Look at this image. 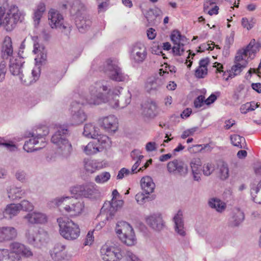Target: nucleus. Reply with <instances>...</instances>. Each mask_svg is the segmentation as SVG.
Here are the masks:
<instances>
[{"label":"nucleus","mask_w":261,"mask_h":261,"mask_svg":"<svg viewBox=\"0 0 261 261\" xmlns=\"http://www.w3.org/2000/svg\"><path fill=\"white\" fill-rule=\"evenodd\" d=\"M122 90L120 87L111 89L108 81L97 82L90 86L88 93L78 103L98 105L108 102L112 108H118L119 107L118 97Z\"/></svg>","instance_id":"nucleus-1"},{"label":"nucleus","mask_w":261,"mask_h":261,"mask_svg":"<svg viewBox=\"0 0 261 261\" xmlns=\"http://www.w3.org/2000/svg\"><path fill=\"white\" fill-rule=\"evenodd\" d=\"M23 19V15L16 6H8L7 8L0 7V27L6 31H12Z\"/></svg>","instance_id":"nucleus-2"},{"label":"nucleus","mask_w":261,"mask_h":261,"mask_svg":"<svg viewBox=\"0 0 261 261\" xmlns=\"http://www.w3.org/2000/svg\"><path fill=\"white\" fill-rule=\"evenodd\" d=\"M53 202L57 206L60 207L61 212L70 217H75L81 215L85 207L83 202L70 197L57 198Z\"/></svg>","instance_id":"nucleus-3"},{"label":"nucleus","mask_w":261,"mask_h":261,"mask_svg":"<svg viewBox=\"0 0 261 261\" xmlns=\"http://www.w3.org/2000/svg\"><path fill=\"white\" fill-rule=\"evenodd\" d=\"M68 133L67 129L60 127L51 139V142L56 146L57 153L64 159L69 157L72 151L71 144L66 138Z\"/></svg>","instance_id":"nucleus-4"},{"label":"nucleus","mask_w":261,"mask_h":261,"mask_svg":"<svg viewBox=\"0 0 261 261\" xmlns=\"http://www.w3.org/2000/svg\"><path fill=\"white\" fill-rule=\"evenodd\" d=\"M59 233L65 240L73 241L77 239L81 233L79 225L73 221L60 217L57 219Z\"/></svg>","instance_id":"nucleus-5"},{"label":"nucleus","mask_w":261,"mask_h":261,"mask_svg":"<svg viewBox=\"0 0 261 261\" xmlns=\"http://www.w3.org/2000/svg\"><path fill=\"white\" fill-rule=\"evenodd\" d=\"M41 129L36 130V132H29L27 136L31 138L29 140L25 141L23 145V149L28 152H31L38 150L45 145V142L44 141V136H46L49 133L48 128L44 127L43 133H41Z\"/></svg>","instance_id":"nucleus-6"},{"label":"nucleus","mask_w":261,"mask_h":261,"mask_svg":"<svg viewBox=\"0 0 261 261\" xmlns=\"http://www.w3.org/2000/svg\"><path fill=\"white\" fill-rule=\"evenodd\" d=\"M116 232L122 243L127 246H133L137 243V239L132 226L125 221L117 224Z\"/></svg>","instance_id":"nucleus-7"},{"label":"nucleus","mask_w":261,"mask_h":261,"mask_svg":"<svg viewBox=\"0 0 261 261\" xmlns=\"http://www.w3.org/2000/svg\"><path fill=\"white\" fill-rule=\"evenodd\" d=\"M33 51L35 54L37 55L35 59L36 65L32 70L33 80L30 82L27 81L28 83V85L35 82L39 79L40 73V65L45 64L47 60V51L44 46L38 43H35ZM26 85H27V84Z\"/></svg>","instance_id":"nucleus-8"},{"label":"nucleus","mask_w":261,"mask_h":261,"mask_svg":"<svg viewBox=\"0 0 261 261\" xmlns=\"http://www.w3.org/2000/svg\"><path fill=\"white\" fill-rule=\"evenodd\" d=\"M84 10V7L82 4L79 1H75L72 7L71 13L76 16L75 17V24L81 33H84L87 30L91 24V21L90 19L85 18L80 14L83 15L82 11Z\"/></svg>","instance_id":"nucleus-9"},{"label":"nucleus","mask_w":261,"mask_h":261,"mask_svg":"<svg viewBox=\"0 0 261 261\" xmlns=\"http://www.w3.org/2000/svg\"><path fill=\"white\" fill-rule=\"evenodd\" d=\"M105 73L112 80L116 82H125L128 80V76L124 74L117 63L111 60L106 62Z\"/></svg>","instance_id":"nucleus-10"},{"label":"nucleus","mask_w":261,"mask_h":261,"mask_svg":"<svg viewBox=\"0 0 261 261\" xmlns=\"http://www.w3.org/2000/svg\"><path fill=\"white\" fill-rule=\"evenodd\" d=\"M100 254L104 261H118L120 260L124 254L121 248L118 246H109L105 244L100 249ZM125 256V255H124Z\"/></svg>","instance_id":"nucleus-11"},{"label":"nucleus","mask_w":261,"mask_h":261,"mask_svg":"<svg viewBox=\"0 0 261 261\" xmlns=\"http://www.w3.org/2000/svg\"><path fill=\"white\" fill-rule=\"evenodd\" d=\"M255 175L258 176L250 184V194L253 201L261 203V164L256 166L254 169Z\"/></svg>","instance_id":"nucleus-12"},{"label":"nucleus","mask_w":261,"mask_h":261,"mask_svg":"<svg viewBox=\"0 0 261 261\" xmlns=\"http://www.w3.org/2000/svg\"><path fill=\"white\" fill-rule=\"evenodd\" d=\"M49 254L54 261H71V254L67 251L66 245L61 243H56Z\"/></svg>","instance_id":"nucleus-13"},{"label":"nucleus","mask_w":261,"mask_h":261,"mask_svg":"<svg viewBox=\"0 0 261 261\" xmlns=\"http://www.w3.org/2000/svg\"><path fill=\"white\" fill-rule=\"evenodd\" d=\"M123 201L112 199L111 201L105 202L100 210L98 218L104 217L105 220H108L114 215L116 212L121 208Z\"/></svg>","instance_id":"nucleus-14"},{"label":"nucleus","mask_w":261,"mask_h":261,"mask_svg":"<svg viewBox=\"0 0 261 261\" xmlns=\"http://www.w3.org/2000/svg\"><path fill=\"white\" fill-rule=\"evenodd\" d=\"M72 194L83 196L86 198H92L98 193L97 186L93 182L84 185H77L71 189Z\"/></svg>","instance_id":"nucleus-15"},{"label":"nucleus","mask_w":261,"mask_h":261,"mask_svg":"<svg viewBox=\"0 0 261 261\" xmlns=\"http://www.w3.org/2000/svg\"><path fill=\"white\" fill-rule=\"evenodd\" d=\"M11 254L14 258H18L19 261H22V257L30 258L33 253L29 247L18 242H13L9 245Z\"/></svg>","instance_id":"nucleus-16"},{"label":"nucleus","mask_w":261,"mask_h":261,"mask_svg":"<svg viewBox=\"0 0 261 261\" xmlns=\"http://www.w3.org/2000/svg\"><path fill=\"white\" fill-rule=\"evenodd\" d=\"M171 41L174 44L172 52L175 56H181L185 51L184 46L187 43L186 37L182 36L177 30L173 31L170 36Z\"/></svg>","instance_id":"nucleus-17"},{"label":"nucleus","mask_w":261,"mask_h":261,"mask_svg":"<svg viewBox=\"0 0 261 261\" xmlns=\"http://www.w3.org/2000/svg\"><path fill=\"white\" fill-rule=\"evenodd\" d=\"M147 57V51L145 45L138 42L133 45L130 51V59L135 63L143 62Z\"/></svg>","instance_id":"nucleus-18"},{"label":"nucleus","mask_w":261,"mask_h":261,"mask_svg":"<svg viewBox=\"0 0 261 261\" xmlns=\"http://www.w3.org/2000/svg\"><path fill=\"white\" fill-rule=\"evenodd\" d=\"M167 169L168 172L172 175L185 177L188 173V166L183 161L177 159L168 162Z\"/></svg>","instance_id":"nucleus-19"},{"label":"nucleus","mask_w":261,"mask_h":261,"mask_svg":"<svg viewBox=\"0 0 261 261\" xmlns=\"http://www.w3.org/2000/svg\"><path fill=\"white\" fill-rule=\"evenodd\" d=\"M24 61L23 59L19 56L10 58L9 64V69L10 72L13 75L18 76L21 83L28 84V83L26 80H22L23 74H22L21 67Z\"/></svg>","instance_id":"nucleus-20"},{"label":"nucleus","mask_w":261,"mask_h":261,"mask_svg":"<svg viewBox=\"0 0 261 261\" xmlns=\"http://www.w3.org/2000/svg\"><path fill=\"white\" fill-rule=\"evenodd\" d=\"M97 122L100 127L108 132H115L118 127V120L114 115L100 117Z\"/></svg>","instance_id":"nucleus-21"},{"label":"nucleus","mask_w":261,"mask_h":261,"mask_svg":"<svg viewBox=\"0 0 261 261\" xmlns=\"http://www.w3.org/2000/svg\"><path fill=\"white\" fill-rule=\"evenodd\" d=\"M49 24L51 28L66 29L63 24L64 18L60 12L55 9H50L48 13Z\"/></svg>","instance_id":"nucleus-22"},{"label":"nucleus","mask_w":261,"mask_h":261,"mask_svg":"<svg viewBox=\"0 0 261 261\" xmlns=\"http://www.w3.org/2000/svg\"><path fill=\"white\" fill-rule=\"evenodd\" d=\"M23 219L29 224H43L47 221L45 214L36 211L29 212L23 217Z\"/></svg>","instance_id":"nucleus-23"},{"label":"nucleus","mask_w":261,"mask_h":261,"mask_svg":"<svg viewBox=\"0 0 261 261\" xmlns=\"http://www.w3.org/2000/svg\"><path fill=\"white\" fill-rule=\"evenodd\" d=\"M141 114L145 119H151L158 114V107L154 101H147L141 107Z\"/></svg>","instance_id":"nucleus-24"},{"label":"nucleus","mask_w":261,"mask_h":261,"mask_svg":"<svg viewBox=\"0 0 261 261\" xmlns=\"http://www.w3.org/2000/svg\"><path fill=\"white\" fill-rule=\"evenodd\" d=\"M174 228L175 232L179 236L184 237L186 236V230L185 227L183 214L179 210L173 218Z\"/></svg>","instance_id":"nucleus-25"},{"label":"nucleus","mask_w":261,"mask_h":261,"mask_svg":"<svg viewBox=\"0 0 261 261\" xmlns=\"http://www.w3.org/2000/svg\"><path fill=\"white\" fill-rule=\"evenodd\" d=\"M146 223L153 229L160 231L165 226L161 214H153L146 218Z\"/></svg>","instance_id":"nucleus-26"},{"label":"nucleus","mask_w":261,"mask_h":261,"mask_svg":"<svg viewBox=\"0 0 261 261\" xmlns=\"http://www.w3.org/2000/svg\"><path fill=\"white\" fill-rule=\"evenodd\" d=\"M1 233L2 243L14 240L17 237V230L12 226L1 227Z\"/></svg>","instance_id":"nucleus-27"},{"label":"nucleus","mask_w":261,"mask_h":261,"mask_svg":"<svg viewBox=\"0 0 261 261\" xmlns=\"http://www.w3.org/2000/svg\"><path fill=\"white\" fill-rule=\"evenodd\" d=\"M8 198L12 201L17 200L21 198L24 195L25 192L20 187L14 185L8 186L6 188Z\"/></svg>","instance_id":"nucleus-28"},{"label":"nucleus","mask_w":261,"mask_h":261,"mask_svg":"<svg viewBox=\"0 0 261 261\" xmlns=\"http://www.w3.org/2000/svg\"><path fill=\"white\" fill-rule=\"evenodd\" d=\"M13 48L11 38L9 36L5 37L2 48V57L3 59L14 57L13 56Z\"/></svg>","instance_id":"nucleus-29"},{"label":"nucleus","mask_w":261,"mask_h":261,"mask_svg":"<svg viewBox=\"0 0 261 261\" xmlns=\"http://www.w3.org/2000/svg\"><path fill=\"white\" fill-rule=\"evenodd\" d=\"M25 237L29 244L38 246L41 242V234L32 227L29 228L25 232Z\"/></svg>","instance_id":"nucleus-30"},{"label":"nucleus","mask_w":261,"mask_h":261,"mask_svg":"<svg viewBox=\"0 0 261 261\" xmlns=\"http://www.w3.org/2000/svg\"><path fill=\"white\" fill-rule=\"evenodd\" d=\"M244 214L239 208L234 209L229 219V223L231 226H239L244 220Z\"/></svg>","instance_id":"nucleus-31"},{"label":"nucleus","mask_w":261,"mask_h":261,"mask_svg":"<svg viewBox=\"0 0 261 261\" xmlns=\"http://www.w3.org/2000/svg\"><path fill=\"white\" fill-rule=\"evenodd\" d=\"M87 119V115L81 109L77 111L72 110V115L70 118L72 125H79L83 123Z\"/></svg>","instance_id":"nucleus-32"},{"label":"nucleus","mask_w":261,"mask_h":261,"mask_svg":"<svg viewBox=\"0 0 261 261\" xmlns=\"http://www.w3.org/2000/svg\"><path fill=\"white\" fill-rule=\"evenodd\" d=\"M140 182L141 188L146 195H149L153 192L155 184L150 176L143 177L142 178Z\"/></svg>","instance_id":"nucleus-33"},{"label":"nucleus","mask_w":261,"mask_h":261,"mask_svg":"<svg viewBox=\"0 0 261 261\" xmlns=\"http://www.w3.org/2000/svg\"><path fill=\"white\" fill-rule=\"evenodd\" d=\"M99 130V128L93 123H86L84 126L83 135L88 138L95 139L98 136Z\"/></svg>","instance_id":"nucleus-34"},{"label":"nucleus","mask_w":261,"mask_h":261,"mask_svg":"<svg viewBox=\"0 0 261 261\" xmlns=\"http://www.w3.org/2000/svg\"><path fill=\"white\" fill-rule=\"evenodd\" d=\"M208 205L219 213L224 211L226 207V203L218 198H211L208 201Z\"/></svg>","instance_id":"nucleus-35"},{"label":"nucleus","mask_w":261,"mask_h":261,"mask_svg":"<svg viewBox=\"0 0 261 261\" xmlns=\"http://www.w3.org/2000/svg\"><path fill=\"white\" fill-rule=\"evenodd\" d=\"M84 162V168L87 173H93L101 168V164L96 160H85Z\"/></svg>","instance_id":"nucleus-36"},{"label":"nucleus","mask_w":261,"mask_h":261,"mask_svg":"<svg viewBox=\"0 0 261 261\" xmlns=\"http://www.w3.org/2000/svg\"><path fill=\"white\" fill-rule=\"evenodd\" d=\"M20 212L19 205L17 203L8 204L5 207V214L8 219H12L17 216Z\"/></svg>","instance_id":"nucleus-37"},{"label":"nucleus","mask_w":261,"mask_h":261,"mask_svg":"<svg viewBox=\"0 0 261 261\" xmlns=\"http://www.w3.org/2000/svg\"><path fill=\"white\" fill-rule=\"evenodd\" d=\"M95 139H97L95 141L99 146L100 151L103 149H107L111 146V141L107 136L98 134V136H97Z\"/></svg>","instance_id":"nucleus-38"},{"label":"nucleus","mask_w":261,"mask_h":261,"mask_svg":"<svg viewBox=\"0 0 261 261\" xmlns=\"http://www.w3.org/2000/svg\"><path fill=\"white\" fill-rule=\"evenodd\" d=\"M82 148L87 155H93L100 151L99 146L95 141L90 142L86 146H83Z\"/></svg>","instance_id":"nucleus-39"},{"label":"nucleus","mask_w":261,"mask_h":261,"mask_svg":"<svg viewBox=\"0 0 261 261\" xmlns=\"http://www.w3.org/2000/svg\"><path fill=\"white\" fill-rule=\"evenodd\" d=\"M249 56V53H247L245 48H242L239 50L235 57L234 63H240L244 64L246 63L247 65L248 62L247 61V56Z\"/></svg>","instance_id":"nucleus-40"},{"label":"nucleus","mask_w":261,"mask_h":261,"mask_svg":"<svg viewBox=\"0 0 261 261\" xmlns=\"http://www.w3.org/2000/svg\"><path fill=\"white\" fill-rule=\"evenodd\" d=\"M230 141L233 146H237L239 148H245L246 146L245 138L238 135H231Z\"/></svg>","instance_id":"nucleus-41"},{"label":"nucleus","mask_w":261,"mask_h":261,"mask_svg":"<svg viewBox=\"0 0 261 261\" xmlns=\"http://www.w3.org/2000/svg\"><path fill=\"white\" fill-rule=\"evenodd\" d=\"M246 67V63H245L244 64H241L238 63H235V64L232 66L231 70H230L229 75L225 79V80L227 81L229 77L232 78L236 75H239L243 69Z\"/></svg>","instance_id":"nucleus-42"},{"label":"nucleus","mask_w":261,"mask_h":261,"mask_svg":"<svg viewBox=\"0 0 261 261\" xmlns=\"http://www.w3.org/2000/svg\"><path fill=\"white\" fill-rule=\"evenodd\" d=\"M261 47V43L255 41V40L253 39L251 40L249 44L245 48L247 53H249V57L252 54H255L259 51Z\"/></svg>","instance_id":"nucleus-43"},{"label":"nucleus","mask_w":261,"mask_h":261,"mask_svg":"<svg viewBox=\"0 0 261 261\" xmlns=\"http://www.w3.org/2000/svg\"><path fill=\"white\" fill-rule=\"evenodd\" d=\"M0 261H19V258H14L9 249L0 248Z\"/></svg>","instance_id":"nucleus-44"},{"label":"nucleus","mask_w":261,"mask_h":261,"mask_svg":"<svg viewBox=\"0 0 261 261\" xmlns=\"http://www.w3.org/2000/svg\"><path fill=\"white\" fill-rule=\"evenodd\" d=\"M46 9L45 5L43 3H40L37 6V8L34 12V20L35 24H38L42 16L43 13Z\"/></svg>","instance_id":"nucleus-45"},{"label":"nucleus","mask_w":261,"mask_h":261,"mask_svg":"<svg viewBox=\"0 0 261 261\" xmlns=\"http://www.w3.org/2000/svg\"><path fill=\"white\" fill-rule=\"evenodd\" d=\"M219 175L221 179L225 180L229 177V168L227 163L222 162L219 165Z\"/></svg>","instance_id":"nucleus-46"},{"label":"nucleus","mask_w":261,"mask_h":261,"mask_svg":"<svg viewBox=\"0 0 261 261\" xmlns=\"http://www.w3.org/2000/svg\"><path fill=\"white\" fill-rule=\"evenodd\" d=\"M259 106V104H258V102H255L254 101L250 102H246L241 106L240 108L241 113L245 114L249 112L254 111L258 108Z\"/></svg>","instance_id":"nucleus-47"},{"label":"nucleus","mask_w":261,"mask_h":261,"mask_svg":"<svg viewBox=\"0 0 261 261\" xmlns=\"http://www.w3.org/2000/svg\"><path fill=\"white\" fill-rule=\"evenodd\" d=\"M110 177V173L105 171L96 175L95 177V181L97 184H102L108 181Z\"/></svg>","instance_id":"nucleus-48"},{"label":"nucleus","mask_w":261,"mask_h":261,"mask_svg":"<svg viewBox=\"0 0 261 261\" xmlns=\"http://www.w3.org/2000/svg\"><path fill=\"white\" fill-rule=\"evenodd\" d=\"M202 163L199 158L193 159L190 162V167L192 173L196 172H200V167Z\"/></svg>","instance_id":"nucleus-49"},{"label":"nucleus","mask_w":261,"mask_h":261,"mask_svg":"<svg viewBox=\"0 0 261 261\" xmlns=\"http://www.w3.org/2000/svg\"><path fill=\"white\" fill-rule=\"evenodd\" d=\"M0 146H3L10 151H15L17 149L16 146L11 141H6L5 139L0 137Z\"/></svg>","instance_id":"nucleus-50"},{"label":"nucleus","mask_w":261,"mask_h":261,"mask_svg":"<svg viewBox=\"0 0 261 261\" xmlns=\"http://www.w3.org/2000/svg\"><path fill=\"white\" fill-rule=\"evenodd\" d=\"M135 199L139 204L142 205L147 201L150 200L149 195H146L144 192H140L136 195Z\"/></svg>","instance_id":"nucleus-51"},{"label":"nucleus","mask_w":261,"mask_h":261,"mask_svg":"<svg viewBox=\"0 0 261 261\" xmlns=\"http://www.w3.org/2000/svg\"><path fill=\"white\" fill-rule=\"evenodd\" d=\"M163 84L162 79L161 78H157L152 81H148L146 84V87L149 88L150 90L156 89L159 86H161Z\"/></svg>","instance_id":"nucleus-52"},{"label":"nucleus","mask_w":261,"mask_h":261,"mask_svg":"<svg viewBox=\"0 0 261 261\" xmlns=\"http://www.w3.org/2000/svg\"><path fill=\"white\" fill-rule=\"evenodd\" d=\"M255 20L254 18L252 17L249 20L246 17H243L242 19V25L248 30H251L254 25Z\"/></svg>","instance_id":"nucleus-53"},{"label":"nucleus","mask_w":261,"mask_h":261,"mask_svg":"<svg viewBox=\"0 0 261 261\" xmlns=\"http://www.w3.org/2000/svg\"><path fill=\"white\" fill-rule=\"evenodd\" d=\"M19 205L20 211L22 210L24 211H32L34 208V206L32 203L27 200H23L20 203H17Z\"/></svg>","instance_id":"nucleus-54"},{"label":"nucleus","mask_w":261,"mask_h":261,"mask_svg":"<svg viewBox=\"0 0 261 261\" xmlns=\"http://www.w3.org/2000/svg\"><path fill=\"white\" fill-rule=\"evenodd\" d=\"M208 144H200L193 145L192 147H190L188 148V150L190 153H196L201 151L202 150L205 149L209 147Z\"/></svg>","instance_id":"nucleus-55"},{"label":"nucleus","mask_w":261,"mask_h":261,"mask_svg":"<svg viewBox=\"0 0 261 261\" xmlns=\"http://www.w3.org/2000/svg\"><path fill=\"white\" fill-rule=\"evenodd\" d=\"M203 173L205 176H210L214 171V166L210 163L204 164L203 166Z\"/></svg>","instance_id":"nucleus-56"},{"label":"nucleus","mask_w":261,"mask_h":261,"mask_svg":"<svg viewBox=\"0 0 261 261\" xmlns=\"http://www.w3.org/2000/svg\"><path fill=\"white\" fill-rule=\"evenodd\" d=\"M7 70V63L5 61H1L0 63V82H3L4 81Z\"/></svg>","instance_id":"nucleus-57"},{"label":"nucleus","mask_w":261,"mask_h":261,"mask_svg":"<svg viewBox=\"0 0 261 261\" xmlns=\"http://www.w3.org/2000/svg\"><path fill=\"white\" fill-rule=\"evenodd\" d=\"M207 74V68H200L199 66L195 70V75L198 79L204 78Z\"/></svg>","instance_id":"nucleus-58"},{"label":"nucleus","mask_w":261,"mask_h":261,"mask_svg":"<svg viewBox=\"0 0 261 261\" xmlns=\"http://www.w3.org/2000/svg\"><path fill=\"white\" fill-rule=\"evenodd\" d=\"M205 97L203 95L198 96L194 101V106L196 108H201L204 103Z\"/></svg>","instance_id":"nucleus-59"},{"label":"nucleus","mask_w":261,"mask_h":261,"mask_svg":"<svg viewBox=\"0 0 261 261\" xmlns=\"http://www.w3.org/2000/svg\"><path fill=\"white\" fill-rule=\"evenodd\" d=\"M15 177L18 180L23 182L25 181L26 173L24 171L19 170L16 171L15 173Z\"/></svg>","instance_id":"nucleus-60"},{"label":"nucleus","mask_w":261,"mask_h":261,"mask_svg":"<svg viewBox=\"0 0 261 261\" xmlns=\"http://www.w3.org/2000/svg\"><path fill=\"white\" fill-rule=\"evenodd\" d=\"M125 257L127 260L130 261H141L135 254L130 250L125 251Z\"/></svg>","instance_id":"nucleus-61"},{"label":"nucleus","mask_w":261,"mask_h":261,"mask_svg":"<svg viewBox=\"0 0 261 261\" xmlns=\"http://www.w3.org/2000/svg\"><path fill=\"white\" fill-rule=\"evenodd\" d=\"M130 173V171L125 168H122L118 173V175L117 176V179H122L125 176L128 175Z\"/></svg>","instance_id":"nucleus-62"},{"label":"nucleus","mask_w":261,"mask_h":261,"mask_svg":"<svg viewBox=\"0 0 261 261\" xmlns=\"http://www.w3.org/2000/svg\"><path fill=\"white\" fill-rule=\"evenodd\" d=\"M145 149L147 152L155 151L157 149V144L154 142H149L146 144Z\"/></svg>","instance_id":"nucleus-63"},{"label":"nucleus","mask_w":261,"mask_h":261,"mask_svg":"<svg viewBox=\"0 0 261 261\" xmlns=\"http://www.w3.org/2000/svg\"><path fill=\"white\" fill-rule=\"evenodd\" d=\"M219 1L220 0H205L203 6L204 12H206L207 9L209 8L210 6L217 4L219 2Z\"/></svg>","instance_id":"nucleus-64"}]
</instances>
